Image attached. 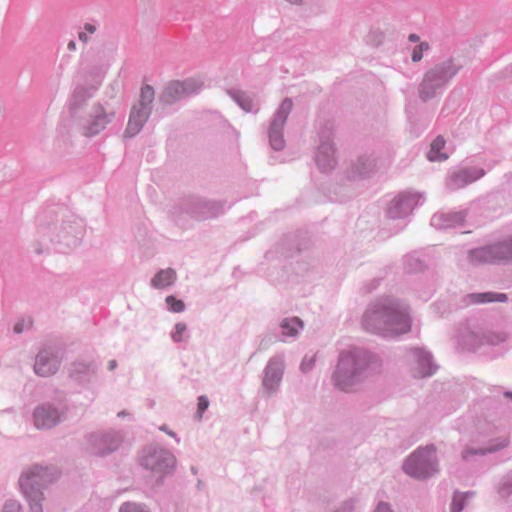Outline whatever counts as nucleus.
I'll return each instance as SVG.
<instances>
[{
    "instance_id": "ddd939ff",
    "label": "nucleus",
    "mask_w": 512,
    "mask_h": 512,
    "mask_svg": "<svg viewBox=\"0 0 512 512\" xmlns=\"http://www.w3.org/2000/svg\"><path fill=\"white\" fill-rule=\"evenodd\" d=\"M503 260H512V237L468 252V261L473 265L492 264Z\"/></svg>"
},
{
    "instance_id": "2f4dec72",
    "label": "nucleus",
    "mask_w": 512,
    "mask_h": 512,
    "mask_svg": "<svg viewBox=\"0 0 512 512\" xmlns=\"http://www.w3.org/2000/svg\"><path fill=\"white\" fill-rule=\"evenodd\" d=\"M496 492L501 500L507 501L512 496V470L505 473L496 485Z\"/></svg>"
},
{
    "instance_id": "5fc2aeb1",
    "label": "nucleus",
    "mask_w": 512,
    "mask_h": 512,
    "mask_svg": "<svg viewBox=\"0 0 512 512\" xmlns=\"http://www.w3.org/2000/svg\"><path fill=\"white\" fill-rule=\"evenodd\" d=\"M506 73L512 75V64L506 68Z\"/></svg>"
},
{
    "instance_id": "79ce46f5",
    "label": "nucleus",
    "mask_w": 512,
    "mask_h": 512,
    "mask_svg": "<svg viewBox=\"0 0 512 512\" xmlns=\"http://www.w3.org/2000/svg\"><path fill=\"white\" fill-rule=\"evenodd\" d=\"M21 505L16 501L9 499L4 503L2 512H20Z\"/></svg>"
},
{
    "instance_id": "603ef678",
    "label": "nucleus",
    "mask_w": 512,
    "mask_h": 512,
    "mask_svg": "<svg viewBox=\"0 0 512 512\" xmlns=\"http://www.w3.org/2000/svg\"><path fill=\"white\" fill-rule=\"evenodd\" d=\"M287 2L291 3V4H295V5H298L302 2V0H286Z\"/></svg>"
},
{
    "instance_id": "f257e3e1",
    "label": "nucleus",
    "mask_w": 512,
    "mask_h": 512,
    "mask_svg": "<svg viewBox=\"0 0 512 512\" xmlns=\"http://www.w3.org/2000/svg\"><path fill=\"white\" fill-rule=\"evenodd\" d=\"M362 325L366 331L384 338L406 334L412 325L409 306L392 296L377 298L363 314Z\"/></svg>"
},
{
    "instance_id": "aec40b11",
    "label": "nucleus",
    "mask_w": 512,
    "mask_h": 512,
    "mask_svg": "<svg viewBox=\"0 0 512 512\" xmlns=\"http://www.w3.org/2000/svg\"><path fill=\"white\" fill-rule=\"evenodd\" d=\"M115 117L113 110L107 111L101 104L93 105L90 118L83 126V135L93 137L102 132Z\"/></svg>"
},
{
    "instance_id": "a211bd4d",
    "label": "nucleus",
    "mask_w": 512,
    "mask_h": 512,
    "mask_svg": "<svg viewBox=\"0 0 512 512\" xmlns=\"http://www.w3.org/2000/svg\"><path fill=\"white\" fill-rule=\"evenodd\" d=\"M186 213L198 220L214 218L223 213L224 205L220 202L209 201L202 198H190L184 202Z\"/></svg>"
},
{
    "instance_id": "6e6552de",
    "label": "nucleus",
    "mask_w": 512,
    "mask_h": 512,
    "mask_svg": "<svg viewBox=\"0 0 512 512\" xmlns=\"http://www.w3.org/2000/svg\"><path fill=\"white\" fill-rule=\"evenodd\" d=\"M319 144L317 145L315 162L321 172H330L337 165L334 145V123L331 120L319 122L317 128Z\"/></svg>"
},
{
    "instance_id": "2eb2a0df",
    "label": "nucleus",
    "mask_w": 512,
    "mask_h": 512,
    "mask_svg": "<svg viewBox=\"0 0 512 512\" xmlns=\"http://www.w3.org/2000/svg\"><path fill=\"white\" fill-rule=\"evenodd\" d=\"M293 108V102L290 98H285L278 109L275 111L268 129L269 143L272 149L280 151L285 146L283 137V128L287 118Z\"/></svg>"
},
{
    "instance_id": "8fccbe9b",
    "label": "nucleus",
    "mask_w": 512,
    "mask_h": 512,
    "mask_svg": "<svg viewBox=\"0 0 512 512\" xmlns=\"http://www.w3.org/2000/svg\"><path fill=\"white\" fill-rule=\"evenodd\" d=\"M67 48L70 51H75L76 50V42L74 40L69 41Z\"/></svg>"
},
{
    "instance_id": "9d476101",
    "label": "nucleus",
    "mask_w": 512,
    "mask_h": 512,
    "mask_svg": "<svg viewBox=\"0 0 512 512\" xmlns=\"http://www.w3.org/2000/svg\"><path fill=\"white\" fill-rule=\"evenodd\" d=\"M286 368L285 355L278 353L270 357L262 371L260 392L271 398L280 391Z\"/></svg>"
},
{
    "instance_id": "49530a36",
    "label": "nucleus",
    "mask_w": 512,
    "mask_h": 512,
    "mask_svg": "<svg viewBox=\"0 0 512 512\" xmlns=\"http://www.w3.org/2000/svg\"><path fill=\"white\" fill-rule=\"evenodd\" d=\"M159 430L163 431L166 434H168L169 436L173 437L176 440L177 443L180 442V438L177 436V434L175 432H173L172 430H170L167 425H165V424L161 425L159 427Z\"/></svg>"
},
{
    "instance_id": "f8f14e48",
    "label": "nucleus",
    "mask_w": 512,
    "mask_h": 512,
    "mask_svg": "<svg viewBox=\"0 0 512 512\" xmlns=\"http://www.w3.org/2000/svg\"><path fill=\"white\" fill-rule=\"evenodd\" d=\"M508 339L502 330L492 331L481 327L467 328L460 335V342L467 350L477 351L484 345L496 346Z\"/></svg>"
},
{
    "instance_id": "412c9836",
    "label": "nucleus",
    "mask_w": 512,
    "mask_h": 512,
    "mask_svg": "<svg viewBox=\"0 0 512 512\" xmlns=\"http://www.w3.org/2000/svg\"><path fill=\"white\" fill-rule=\"evenodd\" d=\"M99 365L93 361L77 360L68 367L69 378L81 386L89 385L97 376Z\"/></svg>"
},
{
    "instance_id": "4be33fe9",
    "label": "nucleus",
    "mask_w": 512,
    "mask_h": 512,
    "mask_svg": "<svg viewBox=\"0 0 512 512\" xmlns=\"http://www.w3.org/2000/svg\"><path fill=\"white\" fill-rule=\"evenodd\" d=\"M485 175V170L478 167H467L451 173L446 186L449 190L455 191L475 182Z\"/></svg>"
},
{
    "instance_id": "4d7b16f0",
    "label": "nucleus",
    "mask_w": 512,
    "mask_h": 512,
    "mask_svg": "<svg viewBox=\"0 0 512 512\" xmlns=\"http://www.w3.org/2000/svg\"><path fill=\"white\" fill-rule=\"evenodd\" d=\"M191 472H192L193 474H197V469H196V467L192 466V467H191Z\"/></svg>"
},
{
    "instance_id": "72a5a7b5",
    "label": "nucleus",
    "mask_w": 512,
    "mask_h": 512,
    "mask_svg": "<svg viewBox=\"0 0 512 512\" xmlns=\"http://www.w3.org/2000/svg\"><path fill=\"white\" fill-rule=\"evenodd\" d=\"M475 493L473 491H467L465 493L455 492L452 498L451 512H461L467 503L468 499H471Z\"/></svg>"
},
{
    "instance_id": "58836bf2",
    "label": "nucleus",
    "mask_w": 512,
    "mask_h": 512,
    "mask_svg": "<svg viewBox=\"0 0 512 512\" xmlns=\"http://www.w3.org/2000/svg\"><path fill=\"white\" fill-rule=\"evenodd\" d=\"M165 302L168 310L173 313H181L185 310V304L182 300L176 299L173 295L166 297Z\"/></svg>"
},
{
    "instance_id": "20e7f679",
    "label": "nucleus",
    "mask_w": 512,
    "mask_h": 512,
    "mask_svg": "<svg viewBox=\"0 0 512 512\" xmlns=\"http://www.w3.org/2000/svg\"><path fill=\"white\" fill-rule=\"evenodd\" d=\"M57 477L56 470L35 464L24 471L19 478V486L27 499L30 512H43V489Z\"/></svg>"
},
{
    "instance_id": "4c0bfd02",
    "label": "nucleus",
    "mask_w": 512,
    "mask_h": 512,
    "mask_svg": "<svg viewBox=\"0 0 512 512\" xmlns=\"http://www.w3.org/2000/svg\"><path fill=\"white\" fill-rule=\"evenodd\" d=\"M97 31V25L94 23H85L83 29L78 33V39L86 44L90 41V35Z\"/></svg>"
},
{
    "instance_id": "a19ab883",
    "label": "nucleus",
    "mask_w": 512,
    "mask_h": 512,
    "mask_svg": "<svg viewBox=\"0 0 512 512\" xmlns=\"http://www.w3.org/2000/svg\"><path fill=\"white\" fill-rule=\"evenodd\" d=\"M314 365H315V356H311V357L305 356L300 363V370L303 373H308L313 369Z\"/></svg>"
},
{
    "instance_id": "0eeeda50",
    "label": "nucleus",
    "mask_w": 512,
    "mask_h": 512,
    "mask_svg": "<svg viewBox=\"0 0 512 512\" xmlns=\"http://www.w3.org/2000/svg\"><path fill=\"white\" fill-rule=\"evenodd\" d=\"M140 463L142 467L162 481L165 477L174 473L176 457L163 447L148 445L142 451Z\"/></svg>"
},
{
    "instance_id": "7c9ffc66",
    "label": "nucleus",
    "mask_w": 512,
    "mask_h": 512,
    "mask_svg": "<svg viewBox=\"0 0 512 512\" xmlns=\"http://www.w3.org/2000/svg\"><path fill=\"white\" fill-rule=\"evenodd\" d=\"M229 96L246 112H257L258 108L249 95L241 90H228Z\"/></svg>"
},
{
    "instance_id": "423d86ee",
    "label": "nucleus",
    "mask_w": 512,
    "mask_h": 512,
    "mask_svg": "<svg viewBox=\"0 0 512 512\" xmlns=\"http://www.w3.org/2000/svg\"><path fill=\"white\" fill-rule=\"evenodd\" d=\"M154 99V88L148 84L142 86L137 103L131 107L124 138H133L140 133L151 115Z\"/></svg>"
},
{
    "instance_id": "1a4fd4ad",
    "label": "nucleus",
    "mask_w": 512,
    "mask_h": 512,
    "mask_svg": "<svg viewBox=\"0 0 512 512\" xmlns=\"http://www.w3.org/2000/svg\"><path fill=\"white\" fill-rule=\"evenodd\" d=\"M122 430L107 429L86 435L87 451L94 456L106 457L117 451L124 441Z\"/></svg>"
},
{
    "instance_id": "c03bdc74",
    "label": "nucleus",
    "mask_w": 512,
    "mask_h": 512,
    "mask_svg": "<svg viewBox=\"0 0 512 512\" xmlns=\"http://www.w3.org/2000/svg\"><path fill=\"white\" fill-rule=\"evenodd\" d=\"M373 512H394L391 505L387 502L380 501Z\"/></svg>"
},
{
    "instance_id": "39448f33",
    "label": "nucleus",
    "mask_w": 512,
    "mask_h": 512,
    "mask_svg": "<svg viewBox=\"0 0 512 512\" xmlns=\"http://www.w3.org/2000/svg\"><path fill=\"white\" fill-rule=\"evenodd\" d=\"M403 471L417 480H426L439 473L437 448L433 444L420 446L404 461Z\"/></svg>"
},
{
    "instance_id": "c85d7f7f",
    "label": "nucleus",
    "mask_w": 512,
    "mask_h": 512,
    "mask_svg": "<svg viewBox=\"0 0 512 512\" xmlns=\"http://www.w3.org/2000/svg\"><path fill=\"white\" fill-rule=\"evenodd\" d=\"M375 166V159L368 155L360 156L355 163L352 164L351 178L366 176Z\"/></svg>"
},
{
    "instance_id": "6e6d98bb",
    "label": "nucleus",
    "mask_w": 512,
    "mask_h": 512,
    "mask_svg": "<svg viewBox=\"0 0 512 512\" xmlns=\"http://www.w3.org/2000/svg\"><path fill=\"white\" fill-rule=\"evenodd\" d=\"M125 415H127V413H126V411H125V410L120 411V412L117 414V416H118V417H124Z\"/></svg>"
},
{
    "instance_id": "4468645a",
    "label": "nucleus",
    "mask_w": 512,
    "mask_h": 512,
    "mask_svg": "<svg viewBox=\"0 0 512 512\" xmlns=\"http://www.w3.org/2000/svg\"><path fill=\"white\" fill-rule=\"evenodd\" d=\"M204 87V82L197 78H188L183 81H171L159 96V101L172 105L186 97L198 94Z\"/></svg>"
},
{
    "instance_id": "cd10ccee",
    "label": "nucleus",
    "mask_w": 512,
    "mask_h": 512,
    "mask_svg": "<svg viewBox=\"0 0 512 512\" xmlns=\"http://www.w3.org/2000/svg\"><path fill=\"white\" fill-rule=\"evenodd\" d=\"M177 279V273L173 268L159 270L151 279L150 285L155 289H165L172 286Z\"/></svg>"
},
{
    "instance_id": "6ab92c4d",
    "label": "nucleus",
    "mask_w": 512,
    "mask_h": 512,
    "mask_svg": "<svg viewBox=\"0 0 512 512\" xmlns=\"http://www.w3.org/2000/svg\"><path fill=\"white\" fill-rule=\"evenodd\" d=\"M421 195L412 192H402L394 197L387 208V216L391 219H403L410 215L415 206L420 203Z\"/></svg>"
},
{
    "instance_id": "f704fd0d",
    "label": "nucleus",
    "mask_w": 512,
    "mask_h": 512,
    "mask_svg": "<svg viewBox=\"0 0 512 512\" xmlns=\"http://www.w3.org/2000/svg\"><path fill=\"white\" fill-rule=\"evenodd\" d=\"M404 268L409 273L421 271L424 268V263L419 257L409 254L404 257Z\"/></svg>"
},
{
    "instance_id": "dca6fc26",
    "label": "nucleus",
    "mask_w": 512,
    "mask_h": 512,
    "mask_svg": "<svg viewBox=\"0 0 512 512\" xmlns=\"http://www.w3.org/2000/svg\"><path fill=\"white\" fill-rule=\"evenodd\" d=\"M66 410L50 402L35 407L32 417L37 429L48 430L58 425L64 418Z\"/></svg>"
},
{
    "instance_id": "13d9d810",
    "label": "nucleus",
    "mask_w": 512,
    "mask_h": 512,
    "mask_svg": "<svg viewBox=\"0 0 512 512\" xmlns=\"http://www.w3.org/2000/svg\"><path fill=\"white\" fill-rule=\"evenodd\" d=\"M202 485V481L201 480H198V483H197V487L200 488Z\"/></svg>"
},
{
    "instance_id": "c9c22d12",
    "label": "nucleus",
    "mask_w": 512,
    "mask_h": 512,
    "mask_svg": "<svg viewBox=\"0 0 512 512\" xmlns=\"http://www.w3.org/2000/svg\"><path fill=\"white\" fill-rule=\"evenodd\" d=\"M118 512H152L146 503L126 501L119 506Z\"/></svg>"
},
{
    "instance_id": "37998d69",
    "label": "nucleus",
    "mask_w": 512,
    "mask_h": 512,
    "mask_svg": "<svg viewBox=\"0 0 512 512\" xmlns=\"http://www.w3.org/2000/svg\"><path fill=\"white\" fill-rule=\"evenodd\" d=\"M355 500L349 499L341 503V505L335 510V512H354Z\"/></svg>"
},
{
    "instance_id": "de8ad7c7",
    "label": "nucleus",
    "mask_w": 512,
    "mask_h": 512,
    "mask_svg": "<svg viewBox=\"0 0 512 512\" xmlns=\"http://www.w3.org/2000/svg\"><path fill=\"white\" fill-rule=\"evenodd\" d=\"M25 329V322L22 320V321H18L14 327H13V331L17 334H20L24 331Z\"/></svg>"
},
{
    "instance_id": "7ed1b4c3",
    "label": "nucleus",
    "mask_w": 512,
    "mask_h": 512,
    "mask_svg": "<svg viewBox=\"0 0 512 512\" xmlns=\"http://www.w3.org/2000/svg\"><path fill=\"white\" fill-rule=\"evenodd\" d=\"M462 67L460 61L452 56L439 60L429 67L418 85L420 100L427 102L442 94Z\"/></svg>"
},
{
    "instance_id": "473e14b6",
    "label": "nucleus",
    "mask_w": 512,
    "mask_h": 512,
    "mask_svg": "<svg viewBox=\"0 0 512 512\" xmlns=\"http://www.w3.org/2000/svg\"><path fill=\"white\" fill-rule=\"evenodd\" d=\"M444 146L445 139L442 136L436 137L431 143L430 150L427 153L428 160L431 162L446 160L448 155L441 152Z\"/></svg>"
},
{
    "instance_id": "f3484780",
    "label": "nucleus",
    "mask_w": 512,
    "mask_h": 512,
    "mask_svg": "<svg viewBox=\"0 0 512 512\" xmlns=\"http://www.w3.org/2000/svg\"><path fill=\"white\" fill-rule=\"evenodd\" d=\"M407 360L411 367V373L415 378L430 377L437 370L432 354L423 348L410 349L407 353Z\"/></svg>"
},
{
    "instance_id": "a18cd8bd",
    "label": "nucleus",
    "mask_w": 512,
    "mask_h": 512,
    "mask_svg": "<svg viewBox=\"0 0 512 512\" xmlns=\"http://www.w3.org/2000/svg\"><path fill=\"white\" fill-rule=\"evenodd\" d=\"M209 406V400L206 396H200L198 398V411L204 412Z\"/></svg>"
},
{
    "instance_id": "3c124183",
    "label": "nucleus",
    "mask_w": 512,
    "mask_h": 512,
    "mask_svg": "<svg viewBox=\"0 0 512 512\" xmlns=\"http://www.w3.org/2000/svg\"><path fill=\"white\" fill-rule=\"evenodd\" d=\"M408 39H409V41L415 43V42H418L420 38L417 34H410Z\"/></svg>"
},
{
    "instance_id": "c756f323",
    "label": "nucleus",
    "mask_w": 512,
    "mask_h": 512,
    "mask_svg": "<svg viewBox=\"0 0 512 512\" xmlns=\"http://www.w3.org/2000/svg\"><path fill=\"white\" fill-rule=\"evenodd\" d=\"M303 328V322L298 317L285 318L280 323L281 335L296 338Z\"/></svg>"
},
{
    "instance_id": "9b49d317",
    "label": "nucleus",
    "mask_w": 512,
    "mask_h": 512,
    "mask_svg": "<svg viewBox=\"0 0 512 512\" xmlns=\"http://www.w3.org/2000/svg\"><path fill=\"white\" fill-rule=\"evenodd\" d=\"M43 229V235L50 237V241L61 246V251L76 248L84 235V226L80 220L64 221L59 227H55L52 234L50 227L47 232Z\"/></svg>"
},
{
    "instance_id": "a878e982",
    "label": "nucleus",
    "mask_w": 512,
    "mask_h": 512,
    "mask_svg": "<svg viewBox=\"0 0 512 512\" xmlns=\"http://www.w3.org/2000/svg\"><path fill=\"white\" fill-rule=\"evenodd\" d=\"M465 216L463 211L438 212L432 216L431 225L439 230L454 228L463 224Z\"/></svg>"
},
{
    "instance_id": "5701e85b",
    "label": "nucleus",
    "mask_w": 512,
    "mask_h": 512,
    "mask_svg": "<svg viewBox=\"0 0 512 512\" xmlns=\"http://www.w3.org/2000/svg\"><path fill=\"white\" fill-rule=\"evenodd\" d=\"M509 443L510 440L508 437H498L489 440V442L482 447L466 445L461 452V458L465 462H470L476 456H485L487 454L498 452L506 448Z\"/></svg>"
},
{
    "instance_id": "864d4df0",
    "label": "nucleus",
    "mask_w": 512,
    "mask_h": 512,
    "mask_svg": "<svg viewBox=\"0 0 512 512\" xmlns=\"http://www.w3.org/2000/svg\"><path fill=\"white\" fill-rule=\"evenodd\" d=\"M504 396H505L506 398H510V399H512V392H511V391H505V392H504Z\"/></svg>"
},
{
    "instance_id": "bb28decb",
    "label": "nucleus",
    "mask_w": 512,
    "mask_h": 512,
    "mask_svg": "<svg viewBox=\"0 0 512 512\" xmlns=\"http://www.w3.org/2000/svg\"><path fill=\"white\" fill-rule=\"evenodd\" d=\"M508 299L504 293L494 292H481V293H470L464 296L463 302L465 305L472 304H484L490 302H506Z\"/></svg>"
},
{
    "instance_id": "393cba45",
    "label": "nucleus",
    "mask_w": 512,
    "mask_h": 512,
    "mask_svg": "<svg viewBox=\"0 0 512 512\" xmlns=\"http://www.w3.org/2000/svg\"><path fill=\"white\" fill-rule=\"evenodd\" d=\"M59 366L57 355L50 349H42L36 356L34 372L40 377H49L58 371Z\"/></svg>"
},
{
    "instance_id": "09e8293b",
    "label": "nucleus",
    "mask_w": 512,
    "mask_h": 512,
    "mask_svg": "<svg viewBox=\"0 0 512 512\" xmlns=\"http://www.w3.org/2000/svg\"><path fill=\"white\" fill-rule=\"evenodd\" d=\"M117 366H118V363L116 360L112 359V360L108 361V369L110 371L115 370L117 368Z\"/></svg>"
},
{
    "instance_id": "ea45409f",
    "label": "nucleus",
    "mask_w": 512,
    "mask_h": 512,
    "mask_svg": "<svg viewBox=\"0 0 512 512\" xmlns=\"http://www.w3.org/2000/svg\"><path fill=\"white\" fill-rule=\"evenodd\" d=\"M429 49H430V45L428 42H426V41L420 42L412 50V54H411L412 61L419 62L423 57V53L428 51Z\"/></svg>"
},
{
    "instance_id": "b1692460",
    "label": "nucleus",
    "mask_w": 512,
    "mask_h": 512,
    "mask_svg": "<svg viewBox=\"0 0 512 512\" xmlns=\"http://www.w3.org/2000/svg\"><path fill=\"white\" fill-rule=\"evenodd\" d=\"M100 79L101 77L98 76L95 85H76L68 101V107L71 113L75 114L80 111L87 104L88 100L94 96L100 85Z\"/></svg>"
},
{
    "instance_id": "e433bc0d",
    "label": "nucleus",
    "mask_w": 512,
    "mask_h": 512,
    "mask_svg": "<svg viewBox=\"0 0 512 512\" xmlns=\"http://www.w3.org/2000/svg\"><path fill=\"white\" fill-rule=\"evenodd\" d=\"M187 332V325L183 322L175 324L173 331L171 332V338L173 342L180 343L184 341L185 334Z\"/></svg>"
},
{
    "instance_id": "f03ea898",
    "label": "nucleus",
    "mask_w": 512,
    "mask_h": 512,
    "mask_svg": "<svg viewBox=\"0 0 512 512\" xmlns=\"http://www.w3.org/2000/svg\"><path fill=\"white\" fill-rule=\"evenodd\" d=\"M378 367L377 355L363 348L351 347L339 353L332 382L336 388L347 392L373 375Z\"/></svg>"
}]
</instances>
